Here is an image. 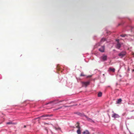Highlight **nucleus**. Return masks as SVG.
Listing matches in <instances>:
<instances>
[{
    "mask_svg": "<svg viewBox=\"0 0 134 134\" xmlns=\"http://www.w3.org/2000/svg\"><path fill=\"white\" fill-rule=\"evenodd\" d=\"M107 57L106 55H103L101 56L100 59L101 61H104L107 60Z\"/></svg>",
    "mask_w": 134,
    "mask_h": 134,
    "instance_id": "f257e3e1",
    "label": "nucleus"
},
{
    "mask_svg": "<svg viewBox=\"0 0 134 134\" xmlns=\"http://www.w3.org/2000/svg\"><path fill=\"white\" fill-rule=\"evenodd\" d=\"M90 83V82L88 81L87 82H82V85L83 86H85V87H87V86L89 85Z\"/></svg>",
    "mask_w": 134,
    "mask_h": 134,
    "instance_id": "f03ea898",
    "label": "nucleus"
},
{
    "mask_svg": "<svg viewBox=\"0 0 134 134\" xmlns=\"http://www.w3.org/2000/svg\"><path fill=\"white\" fill-rule=\"evenodd\" d=\"M126 54V52L124 51L121 52L118 54V55L121 57V58L123 57Z\"/></svg>",
    "mask_w": 134,
    "mask_h": 134,
    "instance_id": "7ed1b4c3",
    "label": "nucleus"
},
{
    "mask_svg": "<svg viewBox=\"0 0 134 134\" xmlns=\"http://www.w3.org/2000/svg\"><path fill=\"white\" fill-rule=\"evenodd\" d=\"M53 116V115H49V114H45L41 116H40L39 118H41L43 117L46 118L48 117H51Z\"/></svg>",
    "mask_w": 134,
    "mask_h": 134,
    "instance_id": "20e7f679",
    "label": "nucleus"
},
{
    "mask_svg": "<svg viewBox=\"0 0 134 134\" xmlns=\"http://www.w3.org/2000/svg\"><path fill=\"white\" fill-rule=\"evenodd\" d=\"M104 49L105 46H102L99 49V51L102 52H104Z\"/></svg>",
    "mask_w": 134,
    "mask_h": 134,
    "instance_id": "39448f33",
    "label": "nucleus"
},
{
    "mask_svg": "<svg viewBox=\"0 0 134 134\" xmlns=\"http://www.w3.org/2000/svg\"><path fill=\"white\" fill-rule=\"evenodd\" d=\"M118 43H117L116 44V48L118 49H119L121 47V44L119 43V40H118Z\"/></svg>",
    "mask_w": 134,
    "mask_h": 134,
    "instance_id": "423d86ee",
    "label": "nucleus"
},
{
    "mask_svg": "<svg viewBox=\"0 0 134 134\" xmlns=\"http://www.w3.org/2000/svg\"><path fill=\"white\" fill-rule=\"evenodd\" d=\"M112 116V117L114 118H118L119 117V116L118 114L115 113L113 114Z\"/></svg>",
    "mask_w": 134,
    "mask_h": 134,
    "instance_id": "0eeeda50",
    "label": "nucleus"
},
{
    "mask_svg": "<svg viewBox=\"0 0 134 134\" xmlns=\"http://www.w3.org/2000/svg\"><path fill=\"white\" fill-rule=\"evenodd\" d=\"M75 126L78 129H81V127L80 126V123L79 122H77L76 124L75 125Z\"/></svg>",
    "mask_w": 134,
    "mask_h": 134,
    "instance_id": "6e6552de",
    "label": "nucleus"
},
{
    "mask_svg": "<svg viewBox=\"0 0 134 134\" xmlns=\"http://www.w3.org/2000/svg\"><path fill=\"white\" fill-rule=\"evenodd\" d=\"M82 133L83 134H90V132L87 130H86L85 131H84L82 132Z\"/></svg>",
    "mask_w": 134,
    "mask_h": 134,
    "instance_id": "1a4fd4ad",
    "label": "nucleus"
},
{
    "mask_svg": "<svg viewBox=\"0 0 134 134\" xmlns=\"http://www.w3.org/2000/svg\"><path fill=\"white\" fill-rule=\"evenodd\" d=\"M109 70L114 72L115 71V68H111L110 67L109 68Z\"/></svg>",
    "mask_w": 134,
    "mask_h": 134,
    "instance_id": "9d476101",
    "label": "nucleus"
},
{
    "mask_svg": "<svg viewBox=\"0 0 134 134\" xmlns=\"http://www.w3.org/2000/svg\"><path fill=\"white\" fill-rule=\"evenodd\" d=\"M80 129H79L77 130V132L78 134H81V131Z\"/></svg>",
    "mask_w": 134,
    "mask_h": 134,
    "instance_id": "9b49d317",
    "label": "nucleus"
},
{
    "mask_svg": "<svg viewBox=\"0 0 134 134\" xmlns=\"http://www.w3.org/2000/svg\"><path fill=\"white\" fill-rule=\"evenodd\" d=\"M86 117L87 118V120L88 121H90L91 122H93V121L91 119L87 118V116H86Z\"/></svg>",
    "mask_w": 134,
    "mask_h": 134,
    "instance_id": "f8f14e48",
    "label": "nucleus"
},
{
    "mask_svg": "<svg viewBox=\"0 0 134 134\" xmlns=\"http://www.w3.org/2000/svg\"><path fill=\"white\" fill-rule=\"evenodd\" d=\"M102 95V93L101 92H100L98 93V97H101Z\"/></svg>",
    "mask_w": 134,
    "mask_h": 134,
    "instance_id": "ddd939ff",
    "label": "nucleus"
},
{
    "mask_svg": "<svg viewBox=\"0 0 134 134\" xmlns=\"http://www.w3.org/2000/svg\"><path fill=\"white\" fill-rule=\"evenodd\" d=\"M122 101V99L121 98H120L119 99L118 101L117 102V103H119L120 102H121Z\"/></svg>",
    "mask_w": 134,
    "mask_h": 134,
    "instance_id": "4468645a",
    "label": "nucleus"
},
{
    "mask_svg": "<svg viewBox=\"0 0 134 134\" xmlns=\"http://www.w3.org/2000/svg\"><path fill=\"white\" fill-rule=\"evenodd\" d=\"M57 101V100H53V101H51V102H49V103H47V104H46V105H47L48 104L51 103H53L54 102H56Z\"/></svg>",
    "mask_w": 134,
    "mask_h": 134,
    "instance_id": "2eb2a0df",
    "label": "nucleus"
},
{
    "mask_svg": "<svg viewBox=\"0 0 134 134\" xmlns=\"http://www.w3.org/2000/svg\"><path fill=\"white\" fill-rule=\"evenodd\" d=\"M105 40V38H102L100 40V42L102 43Z\"/></svg>",
    "mask_w": 134,
    "mask_h": 134,
    "instance_id": "dca6fc26",
    "label": "nucleus"
},
{
    "mask_svg": "<svg viewBox=\"0 0 134 134\" xmlns=\"http://www.w3.org/2000/svg\"><path fill=\"white\" fill-rule=\"evenodd\" d=\"M71 105V106H65V105H64L63 106V107H71V106H75V105Z\"/></svg>",
    "mask_w": 134,
    "mask_h": 134,
    "instance_id": "f3484780",
    "label": "nucleus"
},
{
    "mask_svg": "<svg viewBox=\"0 0 134 134\" xmlns=\"http://www.w3.org/2000/svg\"><path fill=\"white\" fill-rule=\"evenodd\" d=\"M62 108V107H59V108H56L55 109H54V110H58L59 109H60Z\"/></svg>",
    "mask_w": 134,
    "mask_h": 134,
    "instance_id": "a211bd4d",
    "label": "nucleus"
},
{
    "mask_svg": "<svg viewBox=\"0 0 134 134\" xmlns=\"http://www.w3.org/2000/svg\"><path fill=\"white\" fill-rule=\"evenodd\" d=\"M12 124V123L11 122H8L7 123V124Z\"/></svg>",
    "mask_w": 134,
    "mask_h": 134,
    "instance_id": "6ab92c4d",
    "label": "nucleus"
},
{
    "mask_svg": "<svg viewBox=\"0 0 134 134\" xmlns=\"http://www.w3.org/2000/svg\"><path fill=\"white\" fill-rule=\"evenodd\" d=\"M126 36V35L122 34L120 35V36L122 37H125Z\"/></svg>",
    "mask_w": 134,
    "mask_h": 134,
    "instance_id": "aec40b11",
    "label": "nucleus"
},
{
    "mask_svg": "<svg viewBox=\"0 0 134 134\" xmlns=\"http://www.w3.org/2000/svg\"><path fill=\"white\" fill-rule=\"evenodd\" d=\"M80 76H84L85 75L83 74H81L80 75Z\"/></svg>",
    "mask_w": 134,
    "mask_h": 134,
    "instance_id": "412c9836",
    "label": "nucleus"
},
{
    "mask_svg": "<svg viewBox=\"0 0 134 134\" xmlns=\"http://www.w3.org/2000/svg\"><path fill=\"white\" fill-rule=\"evenodd\" d=\"M57 69L58 70H59V67H58V66L57 67Z\"/></svg>",
    "mask_w": 134,
    "mask_h": 134,
    "instance_id": "4be33fe9",
    "label": "nucleus"
},
{
    "mask_svg": "<svg viewBox=\"0 0 134 134\" xmlns=\"http://www.w3.org/2000/svg\"><path fill=\"white\" fill-rule=\"evenodd\" d=\"M43 119H44V120H45V119H47V118H43Z\"/></svg>",
    "mask_w": 134,
    "mask_h": 134,
    "instance_id": "5701e85b",
    "label": "nucleus"
},
{
    "mask_svg": "<svg viewBox=\"0 0 134 134\" xmlns=\"http://www.w3.org/2000/svg\"><path fill=\"white\" fill-rule=\"evenodd\" d=\"M64 100H62V101H60L59 102H62V101H63Z\"/></svg>",
    "mask_w": 134,
    "mask_h": 134,
    "instance_id": "b1692460",
    "label": "nucleus"
},
{
    "mask_svg": "<svg viewBox=\"0 0 134 134\" xmlns=\"http://www.w3.org/2000/svg\"><path fill=\"white\" fill-rule=\"evenodd\" d=\"M55 129H56V130H57V128H55ZM60 129V128H58V129Z\"/></svg>",
    "mask_w": 134,
    "mask_h": 134,
    "instance_id": "393cba45",
    "label": "nucleus"
},
{
    "mask_svg": "<svg viewBox=\"0 0 134 134\" xmlns=\"http://www.w3.org/2000/svg\"><path fill=\"white\" fill-rule=\"evenodd\" d=\"M26 127V126L25 125V126H24V127Z\"/></svg>",
    "mask_w": 134,
    "mask_h": 134,
    "instance_id": "a878e982",
    "label": "nucleus"
}]
</instances>
